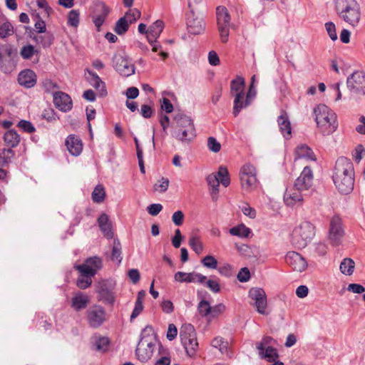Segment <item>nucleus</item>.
Returning <instances> with one entry per match:
<instances>
[{
	"instance_id": "obj_7",
	"label": "nucleus",
	"mask_w": 365,
	"mask_h": 365,
	"mask_svg": "<svg viewBox=\"0 0 365 365\" xmlns=\"http://www.w3.org/2000/svg\"><path fill=\"white\" fill-rule=\"evenodd\" d=\"M112 62L113 68L120 76L128 77L135 73V67L128 56L115 54Z\"/></svg>"
},
{
	"instance_id": "obj_40",
	"label": "nucleus",
	"mask_w": 365,
	"mask_h": 365,
	"mask_svg": "<svg viewBox=\"0 0 365 365\" xmlns=\"http://www.w3.org/2000/svg\"><path fill=\"white\" fill-rule=\"evenodd\" d=\"M229 232L232 236L246 238L251 234V230L244 224H240L230 229Z\"/></svg>"
},
{
	"instance_id": "obj_24",
	"label": "nucleus",
	"mask_w": 365,
	"mask_h": 365,
	"mask_svg": "<svg viewBox=\"0 0 365 365\" xmlns=\"http://www.w3.org/2000/svg\"><path fill=\"white\" fill-rule=\"evenodd\" d=\"M66 145L68 152L73 156L79 155L83 150L82 140L75 135H70L67 137Z\"/></svg>"
},
{
	"instance_id": "obj_14",
	"label": "nucleus",
	"mask_w": 365,
	"mask_h": 365,
	"mask_svg": "<svg viewBox=\"0 0 365 365\" xmlns=\"http://www.w3.org/2000/svg\"><path fill=\"white\" fill-rule=\"evenodd\" d=\"M303 192L294 185L287 187L283 197L285 205L289 207L301 205L304 200Z\"/></svg>"
},
{
	"instance_id": "obj_53",
	"label": "nucleus",
	"mask_w": 365,
	"mask_h": 365,
	"mask_svg": "<svg viewBox=\"0 0 365 365\" xmlns=\"http://www.w3.org/2000/svg\"><path fill=\"white\" fill-rule=\"evenodd\" d=\"M202 264L209 269H217V260L212 255H207L201 259Z\"/></svg>"
},
{
	"instance_id": "obj_22",
	"label": "nucleus",
	"mask_w": 365,
	"mask_h": 365,
	"mask_svg": "<svg viewBox=\"0 0 365 365\" xmlns=\"http://www.w3.org/2000/svg\"><path fill=\"white\" fill-rule=\"evenodd\" d=\"M334 185L342 194H349L354 189V176L333 177Z\"/></svg>"
},
{
	"instance_id": "obj_28",
	"label": "nucleus",
	"mask_w": 365,
	"mask_h": 365,
	"mask_svg": "<svg viewBox=\"0 0 365 365\" xmlns=\"http://www.w3.org/2000/svg\"><path fill=\"white\" fill-rule=\"evenodd\" d=\"M340 18L352 28L357 27L359 25L361 19L360 6L349 11V12L346 13V14L340 16Z\"/></svg>"
},
{
	"instance_id": "obj_16",
	"label": "nucleus",
	"mask_w": 365,
	"mask_h": 365,
	"mask_svg": "<svg viewBox=\"0 0 365 365\" xmlns=\"http://www.w3.org/2000/svg\"><path fill=\"white\" fill-rule=\"evenodd\" d=\"M313 182V173L310 167L306 166L296 179L294 185L303 192L309 190Z\"/></svg>"
},
{
	"instance_id": "obj_44",
	"label": "nucleus",
	"mask_w": 365,
	"mask_h": 365,
	"mask_svg": "<svg viewBox=\"0 0 365 365\" xmlns=\"http://www.w3.org/2000/svg\"><path fill=\"white\" fill-rule=\"evenodd\" d=\"M219 182L227 187L230 184V178L228 170L226 167L220 166L216 173Z\"/></svg>"
},
{
	"instance_id": "obj_21",
	"label": "nucleus",
	"mask_w": 365,
	"mask_h": 365,
	"mask_svg": "<svg viewBox=\"0 0 365 365\" xmlns=\"http://www.w3.org/2000/svg\"><path fill=\"white\" fill-rule=\"evenodd\" d=\"M286 262L297 272H302L307 267L305 259L296 252H289L285 257Z\"/></svg>"
},
{
	"instance_id": "obj_48",
	"label": "nucleus",
	"mask_w": 365,
	"mask_h": 365,
	"mask_svg": "<svg viewBox=\"0 0 365 365\" xmlns=\"http://www.w3.org/2000/svg\"><path fill=\"white\" fill-rule=\"evenodd\" d=\"M106 196V192L104 190V187L101 185H98L93 190L92 192V200L93 202L97 203L102 202Z\"/></svg>"
},
{
	"instance_id": "obj_56",
	"label": "nucleus",
	"mask_w": 365,
	"mask_h": 365,
	"mask_svg": "<svg viewBox=\"0 0 365 365\" xmlns=\"http://www.w3.org/2000/svg\"><path fill=\"white\" fill-rule=\"evenodd\" d=\"M17 126L20 128L23 131L28 133H32L36 130L35 127L32 125V123L30 121L26 120H20L18 123Z\"/></svg>"
},
{
	"instance_id": "obj_2",
	"label": "nucleus",
	"mask_w": 365,
	"mask_h": 365,
	"mask_svg": "<svg viewBox=\"0 0 365 365\" xmlns=\"http://www.w3.org/2000/svg\"><path fill=\"white\" fill-rule=\"evenodd\" d=\"M156 341L153 327L146 326L141 331L140 339L135 349V354L141 362H146L152 357Z\"/></svg>"
},
{
	"instance_id": "obj_9",
	"label": "nucleus",
	"mask_w": 365,
	"mask_h": 365,
	"mask_svg": "<svg viewBox=\"0 0 365 365\" xmlns=\"http://www.w3.org/2000/svg\"><path fill=\"white\" fill-rule=\"evenodd\" d=\"M86 319L91 327L96 329L107 321L108 317L103 307L95 304L86 311Z\"/></svg>"
},
{
	"instance_id": "obj_63",
	"label": "nucleus",
	"mask_w": 365,
	"mask_h": 365,
	"mask_svg": "<svg viewBox=\"0 0 365 365\" xmlns=\"http://www.w3.org/2000/svg\"><path fill=\"white\" fill-rule=\"evenodd\" d=\"M184 214L181 210L175 212L172 215V221L176 226H180L184 221Z\"/></svg>"
},
{
	"instance_id": "obj_42",
	"label": "nucleus",
	"mask_w": 365,
	"mask_h": 365,
	"mask_svg": "<svg viewBox=\"0 0 365 365\" xmlns=\"http://www.w3.org/2000/svg\"><path fill=\"white\" fill-rule=\"evenodd\" d=\"M121 254V244L118 239H115L113 240L112 252L110 255L111 260L116 261L118 264H120L123 259Z\"/></svg>"
},
{
	"instance_id": "obj_20",
	"label": "nucleus",
	"mask_w": 365,
	"mask_h": 365,
	"mask_svg": "<svg viewBox=\"0 0 365 365\" xmlns=\"http://www.w3.org/2000/svg\"><path fill=\"white\" fill-rule=\"evenodd\" d=\"M86 78L88 82L92 86L98 93L100 97H105L107 96V90L106 88V84L101 78L95 72L86 69Z\"/></svg>"
},
{
	"instance_id": "obj_10",
	"label": "nucleus",
	"mask_w": 365,
	"mask_h": 365,
	"mask_svg": "<svg viewBox=\"0 0 365 365\" xmlns=\"http://www.w3.org/2000/svg\"><path fill=\"white\" fill-rule=\"evenodd\" d=\"M346 86L351 93L365 95V73L360 71L354 72L347 77Z\"/></svg>"
},
{
	"instance_id": "obj_39",
	"label": "nucleus",
	"mask_w": 365,
	"mask_h": 365,
	"mask_svg": "<svg viewBox=\"0 0 365 365\" xmlns=\"http://www.w3.org/2000/svg\"><path fill=\"white\" fill-rule=\"evenodd\" d=\"M208 185L211 187V195L213 200H216L219 192L220 182L217 173H212L206 178Z\"/></svg>"
},
{
	"instance_id": "obj_23",
	"label": "nucleus",
	"mask_w": 365,
	"mask_h": 365,
	"mask_svg": "<svg viewBox=\"0 0 365 365\" xmlns=\"http://www.w3.org/2000/svg\"><path fill=\"white\" fill-rule=\"evenodd\" d=\"M19 83L25 88H30L36 83V75L31 69H26L21 71L18 76Z\"/></svg>"
},
{
	"instance_id": "obj_52",
	"label": "nucleus",
	"mask_w": 365,
	"mask_h": 365,
	"mask_svg": "<svg viewBox=\"0 0 365 365\" xmlns=\"http://www.w3.org/2000/svg\"><path fill=\"white\" fill-rule=\"evenodd\" d=\"M197 310L201 316L208 317L211 312V306L207 301L202 300L198 304Z\"/></svg>"
},
{
	"instance_id": "obj_37",
	"label": "nucleus",
	"mask_w": 365,
	"mask_h": 365,
	"mask_svg": "<svg viewBox=\"0 0 365 365\" xmlns=\"http://www.w3.org/2000/svg\"><path fill=\"white\" fill-rule=\"evenodd\" d=\"M4 142L9 148L16 147L20 142V136L14 130H9L5 133Z\"/></svg>"
},
{
	"instance_id": "obj_38",
	"label": "nucleus",
	"mask_w": 365,
	"mask_h": 365,
	"mask_svg": "<svg viewBox=\"0 0 365 365\" xmlns=\"http://www.w3.org/2000/svg\"><path fill=\"white\" fill-rule=\"evenodd\" d=\"M259 356L261 359H267L269 362H273L278 359L277 351L273 346L265 347L262 350H258Z\"/></svg>"
},
{
	"instance_id": "obj_64",
	"label": "nucleus",
	"mask_w": 365,
	"mask_h": 365,
	"mask_svg": "<svg viewBox=\"0 0 365 365\" xmlns=\"http://www.w3.org/2000/svg\"><path fill=\"white\" fill-rule=\"evenodd\" d=\"M237 279L241 282H247L250 278V272L248 268H242L237 274Z\"/></svg>"
},
{
	"instance_id": "obj_58",
	"label": "nucleus",
	"mask_w": 365,
	"mask_h": 365,
	"mask_svg": "<svg viewBox=\"0 0 365 365\" xmlns=\"http://www.w3.org/2000/svg\"><path fill=\"white\" fill-rule=\"evenodd\" d=\"M169 186V180L165 178H161L158 183L155 184L154 189L160 192H165Z\"/></svg>"
},
{
	"instance_id": "obj_25",
	"label": "nucleus",
	"mask_w": 365,
	"mask_h": 365,
	"mask_svg": "<svg viewBox=\"0 0 365 365\" xmlns=\"http://www.w3.org/2000/svg\"><path fill=\"white\" fill-rule=\"evenodd\" d=\"M335 6L336 12L340 17L360 6L356 0H336Z\"/></svg>"
},
{
	"instance_id": "obj_57",
	"label": "nucleus",
	"mask_w": 365,
	"mask_h": 365,
	"mask_svg": "<svg viewBox=\"0 0 365 365\" xmlns=\"http://www.w3.org/2000/svg\"><path fill=\"white\" fill-rule=\"evenodd\" d=\"M207 148L213 153H218L221 149V144L214 137L207 138Z\"/></svg>"
},
{
	"instance_id": "obj_60",
	"label": "nucleus",
	"mask_w": 365,
	"mask_h": 365,
	"mask_svg": "<svg viewBox=\"0 0 365 365\" xmlns=\"http://www.w3.org/2000/svg\"><path fill=\"white\" fill-rule=\"evenodd\" d=\"M220 40L222 43H227L230 35V26H217Z\"/></svg>"
},
{
	"instance_id": "obj_45",
	"label": "nucleus",
	"mask_w": 365,
	"mask_h": 365,
	"mask_svg": "<svg viewBox=\"0 0 365 365\" xmlns=\"http://www.w3.org/2000/svg\"><path fill=\"white\" fill-rule=\"evenodd\" d=\"M178 128L177 129H183L189 127H194V124L191 118L185 115L179 114L177 115L175 118Z\"/></svg>"
},
{
	"instance_id": "obj_19",
	"label": "nucleus",
	"mask_w": 365,
	"mask_h": 365,
	"mask_svg": "<svg viewBox=\"0 0 365 365\" xmlns=\"http://www.w3.org/2000/svg\"><path fill=\"white\" fill-rule=\"evenodd\" d=\"M207 277L202 274L195 272H177L174 275L175 281L180 283H200L203 284Z\"/></svg>"
},
{
	"instance_id": "obj_54",
	"label": "nucleus",
	"mask_w": 365,
	"mask_h": 365,
	"mask_svg": "<svg viewBox=\"0 0 365 365\" xmlns=\"http://www.w3.org/2000/svg\"><path fill=\"white\" fill-rule=\"evenodd\" d=\"M9 148H4L0 152V156L2 160L4 165L11 162V159L14 157L15 154L14 150Z\"/></svg>"
},
{
	"instance_id": "obj_31",
	"label": "nucleus",
	"mask_w": 365,
	"mask_h": 365,
	"mask_svg": "<svg viewBox=\"0 0 365 365\" xmlns=\"http://www.w3.org/2000/svg\"><path fill=\"white\" fill-rule=\"evenodd\" d=\"M173 136L181 142H190L196 136L195 127L177 129Z\"/></svg>"
},
{
	"instance_id": "obj_1",
	"label": "nucleus",
	"mask_w": 365,
	"mask_h": 365,
	"mask_svg": "<svg viewBox=\"0 0 365 365\" xmlns=\"http://www.w3.org/2000/svg\"><path fill=\"white\" fill-rule=\"evenodd\" d=\"M314 113L317 127L324 135H330L336 130V115L327 106L318 105L314 108Z\"/></svg>"
},
{
	"instance_id": "obj_59",
	"label": "nucleus",
	"mask_w": 365,
	"mask_h": 365,
	"mask_svg": "<svg viewBox=\"0 0 365 365\" xmlns=\"http://www.w3.org/2000/svg\"><path fill=\"white\" fill-rule=\"evenodd\" d=\"M91 277H83V275H81V277H79L77 279V286L82 289H85L89 287L92 284Z\"/></svg>"
},
{
	"instance_id": "obj_12",
	"label": "nucleus",
	"mask_w": 365,
	"mask_h": 365,
	"mask_svg": "<svg viewBox=\"0 0 365 365\" xmlns=\"http://www.w3.org/2000/svg\"><path fill=\"white\" fill-rule=\"evenodd\" d=\"M344 235L341 218L339 216H334L330 221L329 230V240L331 244L334 246L340 245Z\"/></svg>"
},
{
	"instance_id": "obj_33",
	"label": "nucleus",
	"mask_w": 365,
	"mask_h": 365,
	"mask_svg": "<svg viewBox=\"0 0 365 365\" xmlns=\"http://www.w3.org/2000/svg\"><path fill=\"white\" fill-rule=\"evenodd\" d=\"M245 81L242 76H237L230 82V96H236L245 93Z\"/></svg>"
},
{
	"instance_id": "obj_26",
	"label": "nucleus",
	"mask_w": 365,
	"mask_h": 365,
	"mask_svg": "<svg viewBox=\"0 0 365 365\" xmlns=\"http://www.w3.org/2000/svg\"><path fill=\"white\" fill-rule=\"evenodd\" d=\"M164 29V23L161 20L155 21L148 29L147 39L150 45L156 42Z\"/></svg>"
},
{
	"instance_id": "obj_61",
	"label": "nucleus",
	"mask_w": 365,
	"mask_h": 365,
	"mask_svg": "<svg viewBox=\"0 0 365 365\" xmlns=\"http://www.w3.org/2000/svg\"><path fill=\"white\" fill-rule=\"evenodd\" d=\"M326 30L332 41L337 39V34L336 31V26L333 22H327L325 24Z\"/></svg>"
},
{
	"instance_id": "obj_3",
	"label": "nucleus",
	"mask_w": 365,
	"mask_h": 365,
	"mask_svg": "<svg viewBox=\"0 0 365 365\" xmlns=\"http://www.w3.org/2000/svg\"><path fill=\"white\" fill-rule=\"evenodd\" d=\"M314 235V226L311 222L304 221L293 230L291 242L294 247L303 249L312 240Z\"/></svg>"
},
{
	"instance_id": "obj_18",
	"label": "nucleus",
	"mask_w": 365,
	"mask_h": 365,
	"mask_svg": "<svg viewBox=\"0 0 365 365\" xmlns=\"http://www.w3.org/2000/svg\"><path fill=\"white\" fill-rule=\"evenodd\" d=\"M53 103L59 110L66 113L72 109V100L67 93L62 91H56L53 93Z\"/></svg>"
},
{
	"instance_id": "obj_30",
	"label": "nucleus",
	"mask_w": 365,
	"mask_h": 365,
	"mask_svg": "<svg viewBox=\"0 0 365 365\" xmlns=\"http://www.w3.org/2000/svg\"><path fill=\"white\" fill-rule=\"evenodd\" d=\"M98 222L104 236L108 239L113 238V232L112 231V226L108 216L105 213L101 214L98 218Z\"/></svg>"
},
{
	"instance_id": "obj_15",
	"label": "nucleus",
	"mask_w": 365,
	"mask_h": 365,
	"mask_svg": "<svg viewBox=\"0 0 365 365\" xmlns=\"http://www.w3.org/2000/svg\"><path fill=\"white\" fill-rule=\"evenodd\" d=\"M354 166L351 160L346 157H340L335 164L333 177L354 176Z\"/></svg>"
},
{
	"instance_id": "obj_46",
	"label": "nucleus",
	"mask_w": 365,
	"mask_h": 365,
	"mask_svg": "<svg viewBox=\"0 0 365 365\" xmlns=\"http://www.w3.org/2000/svg\"><path fill=\"white\" fill-rule=\"evenodd\" d=\"M36 41L41 45L43 48H48L53 43L54 37L52 34L45 32L43 35H41L35 38Z\"/></svg>"
},
{
	"instance_id": "obj_50",
	"label": "nucleus",
	"mask_w": 365,
	"mask_h": 365,
	"mask_svg": "<svg viewBox=\"0 0 365 365\" xmlns=\"http://www.w3.org/2000/svg\"><path fill=\"white\" fill-rule=\"evenodd\" d=\"M80 12L78 10L73 9L68 14V24L73 27H77L79 24Z\"/></svg>"
},
{
	"instance_id": "obj_62",
	"label": "nucleus",
	"mask_w": 365,
	"mask_h": 365,
	"mask_svg": "<svg viewBox=\"0 0 365 365\" xmlns=\"http://www.w3.org/2000/svg\"><path fill=\"white\" fill-rule=\"evenodd\" d=\"M225 310V306L223 304H218L214 307H211V312L210 317L215 318L222 314Z\"/></svg>"
},
{
	"instance_id": "obj_5",
	"label": "nucleus",
	"mask_w": 365,
	"mask_h": 365,
	"mask_svg": "<svg viewBox=\"0 0 365 365\" xmlns=\"http://www.w3.org/2000/svg\"><path fill=\"white\" fill-rule=\"evenodd\" d=\"M240 182L242 189L251 191L255 189L258 184L255 168L250 164H245L240 170Z\"/></svg>"
},
{
	"instance_id": "obj_35",
	"label": "nucleus",
	"mask_w": 365,
	"mask_h": 365,
	"mask_svg": "<svg viewBox=\"0 0 365 365\" xmlns=\"http://www.w3.org/2000/svg\"><path fill=\"white\" fill-rule=\"evenodd\" d=\"M296 158H304L308 160L315 161L317 160L312 150L306 145L297 146L295 151Z\"/></svg>"
},
{
	"instance_id": "obj_17",
	"label": "nucleus",
	"mask_w": 365,
	"mask_h": 365,
	"mask_svg": "<svg viewBox=\"0 0 365 365\" xmlns=\"http://www.w3.org/2000/svg\"><path fill=\"white\" fill-rule=\"evenodd\" d=\"M187 26L188 31L194 35L202 34L205 29V23L202 18L195 16L192 9L187 14Z\"/></svg>"
},
{
	"instance_id": "obj_27",
	"label": "nucleus",
	"mask_w": 365,
	"mask_h": 365,
	"mask_svg": "<svg viewBox=\"0 0 365 365\" xmlns=\"http://www.w3.org/2000/svg\"><path fill=\"white\" fill-rule=\"evenodd\" d=\"M277 123L280 132L286 139H289L292 135L291 123L289 117L285 111H282L277 118Z\"/></svg>"
},
{
	"instance_id": "obj_41",
	"label": "nucleus",
	"mask_w": 365,
	"mask_h": 365,
	"mask_svg": "<svg viewBox=\"0 0 365 365\" xmlns=\"http://www.w3.org/2000/svg\"><path fill=\"white\" fill-rule=\"evenodd\" d=\"M355 262L351 258H345L340 264V271L345 275H351L354 272Z\"/></svg>"
},
{
	"instance_id": "obj_8",
	"label": "nucleus",
	"mask_w": 365,
	"mask_h": 365,
	"mask_svg": "<svg viewBox=\"0 0 365 365\" xmlns=\"http://www.w3.org/2000/svg\"><path fill=\"white\" fill-rule=\"evenodd\" d=\"M249 297L252 300L250 304L256 308L259 314L262 315H267L269 314L267 311V295L263 289L259 287L250 289L249 291Z\"/></svg>"
},
{
	"instance_id": "obj_11",
	"label": "nucleus",
	"mask_w": 365,
	"mask_h": 365,
	"mask_svg": "<svg viewBox=\"0 0 365 365\" xmlns=\"http://www.w3.org/2000/svg\"><path fill=\"white\" fill-rule=\"evenodd\" d=\"M110 11V8L103 1H97L93 4L91 17L98 31L101 30V27L104 24Z\"/></svg>"
},
{
	"instance_id": "obj_32",
	"label": "nucleus",
	"mask_w": 365,
	"mask_h": 365,
	"mask_svg": "<svg viewBox=\"0 0 365 365\" xmlns=\"http://www.w3.org/2000/svg\"><path fill=\"white\" fill-rule=\"evenodd\" d=\"M89 302V297L82 292L76 293L71 300V307L76 311L85 309Z\"/></svg>"
},
{
	"instance_id": "obj_4",
	"label": "nucleus",
	"mask_w": 365,
	"mask_h": 365,
	"mask_svg": "<svg viewBox=\"0 0 365 365\" xmlns=\"http://www.w3.org/2000/svg\"><path fill=\"white\" fill-rule=\"evenodd\" d=\"M180 336L187 355L190 357L195 356L198 343L194 327L190 324L184 325L180 330Z\"/></svg>"
},
{
	"instance_id": "obj_36",
	"label": "nucleus",
	"mask_w": 365,
	"mask_h": 365,
	"mask_svg": "<svg viewBox=\"0 0 365 365\" xmlns=\"http://www.w3.org/2000/svg\"><path fill=\"white\" fill-rule=\"evenodd\" d=\"M14 33L11 23L4 17H0V38H5Z\"/></svg>"
},
{
	"instance_id": "obj_47",
	"label": "nucleus",
	"mask_w": 365,
	"mask_h": 365,
	"mask_svg": "<svg viewBox=\"0 0 365 365\" xmlns=\"http://www.w3.org/2000/svg\"><path fill=\"white\" fill-rule=\"evenodd\" d=\"M130 24L125 18H120L115 23L114 31L118 35H123L127 32L129 29Z\"/></svg>"
},
{
	"instance_id": "obj_51",
	"label": "nucleus",
	"mask_w": 365,
	"mask_h": 365,
	"mask_svg": "<svg viewBox=\"0 0 365 365\" xmlns=\"http://www.w3.org/2000/svg\"><path fill=\"white\" fill-rule=\"evenodd\" d=\"M211 344L213 347L218 349L223 354L227 351L228 343L222 337L217 336L212 341Z\"/></svg>"
},
{
	"instance_id": "obj_29",
	"label": "nucleus",
	"mask_w": 365,
	"mask_h": 365,
	"mask_svg": "<svg viewBox=\"0 0 365 365\" xmlns=\"http://www.w3.org/2000/svg\"><path fill=\"white\" fill-rule=\"evenodd\" d=\"M233 98L232 114L235 117H237L242 109L247 108L252 104L251 102L245 97V93L241 95L237 94Z\"/></svg>"
},
{
	"instance_id": "obj_6",
	"label": "nucleus",
	"mask_w": 365,
	"mask_h": 365,
	"mask_svg": "<svg viewBox=\"0 0 365 365\" xmlns=\"http://www.w3.org/2000/svg\"><path fill=\"white\" fill-rule=\"evenodd\" d=\"M83 277H94L103 267V260L100 257H88L83 264L74 267Z\"/></svg>"
},
{
	"instance_id": "obj_55",
	"label": "nucleus",
	"mask_w": 365,
	"mask_h": 365,
	"mask_svg": "<svg viewBox=\"0 0 365 365\" xmlns=\"http://www.w3.org/2000/svg\"><path fill=\"white\" fill-rule=\"evenodd\" d=\"M36 52L34 48V46L32 45H26L24 46L21 51L20 55L24 59H30L34 54Z\"/></svg>"
},
{
	"instance_id": "obj_34",
	"label": "nucleus",
	"mask_w": 365,
	"mask_h": 365,
	"mask_svg": "<svg viewBox=\"0 0 365 365\" xmlns=\"http://www.w3.org/2000/svg\"><path fill=\"white\" fill-rule=\"evenodd\" d=\"M217 26H230V16L227 9L222 6L216 8Z\"/></svg>"
},
{
	"instance_id": "obj_43",
	"label": "nucleus",
	"mask_w": 365,
	"mask_h": 365,
	"mask_svg": "<svg viewBox=\"0 0 365 365\" xmlns=\"http://www.w3.org/2000/svg\"><path fill=\"white\" fill-rule=\"evenodd\" d=\"M188 243L192 250L197 255H200L203 252V244L201 242L200 237H198L197 235H192L189 239Z\"/></svg>"
},
{
	"instance_id": "obj_13",
	"label": "nucleus",
	"mask_w": 365,
	"mask_h": 365,
	"mask_svg": "<svg viewBox=\"0 0 365 365\" xmlns=\"http://www.w3.org/2000/svg\"><path fill=\"white\" fill-rule=\"evenodd\" d=\"M113 289L114 286L112 283L108 281L101 282L97 289L98 300L112 305L115 301Z\"/></svg>"
},
{
	"instance_id": "obj_49",
	"label": "nucleus",
	"mask_w": 365,
	"mask_h": 365,
	"mask_svg": "<svg viewBox=\"0 0 365 365\" xmlns=\"http://www.w3.org/2000/svg\"><path fill=\"white\" fill-rule=\"evenodd\" d=\"M140 11L138 9H129L123 17L125 18V20L128 21L129 24H131L140 19Z\"/></svg>"
}]
</instances>
